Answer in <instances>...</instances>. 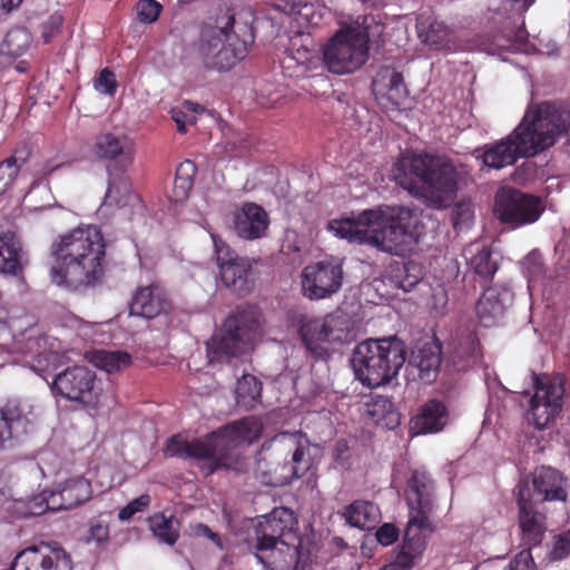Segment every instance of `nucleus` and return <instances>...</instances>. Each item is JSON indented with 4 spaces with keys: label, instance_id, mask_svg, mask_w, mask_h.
Here are the masks:
<instances>
[{
    "label": "nucleus",
    "instance_id": "nucleus-1",
    "mask_svg": "<svg viewBox=\"0 0 570 570\" xmlns=\"http://www.w3.org/2000/svg\"><path fill=\"white\" fill-rule=\"evenodd\" d=\"M105 246L100 229L91 225L59 235L50 246L51 283L71 291L95 285L104 274Z\"/></svg>",
    "mask_w": 570,
    "mask_h": 570
},
{
    "label": "nucleus",
    "instance_id": "nucleus-2",
    "mask_svg": "<svg viewBox=\"0 0 570 570\" xmlns=\"http://www.w3.org/2000/svg\"><path fill=\"white\" fill-rule=\"evenodd\" d=\"M328 227L341 238L390 254H399L407 239H416L424 228L420 212L405 206L367 209L354 219L333 220Z\"/></svg>",
    "mask_w": 570,
    "mask_h": 570
},
{
    "label": "nucleus",
    "instance_id": "nucleus-3",
    "mask_svg": "<svg viewBox=\"0 0 570 570\" xmlns=\"http://www.w3.org/2000/svg\"><path fill=\"white\" fill-rule=\"evenodd\" d=\"M393 177L412 196L433 209L448 208L455 199L459 167L449 158L426 153H405L393 165Z\"/></svg>",
    "mask_w": 570,
    "mask_h": 570
},
{
    "label": "nucleus",
    "instance_id": "nucleus-4",
    "mask_svg": "<svg viewBox=\"0 0 570 570\" xmlns=\"http://www.w3.org/2000/svg\"><path fill=\"white\" fill-rule=\"evenodd\" d=\"M262 433V425L253 417H244L208 434L205 439L187 441L181 435L171 436L164 449L167 456L195 459L202 462L204 475L219 469H236L239 456L235 450L252 444Z\"/></svg>",
    "mask_w": 570,
    "mask_h": 570
},
{
    "label": "nucleus",
    "instance_id": "nucleus-5",
    "mask_svg": "<svg viewBox=\"0 0 570 570\" xmlns=\"http://www.w3.org/2000/svg\"><path fill=\"white\" fill-rule=\"evenodd\" d=\"M311 441L302 432H283L263 443L255 473L262 483L284 487L303 478L312 468Z\"/></svg>",
    "mask_w": 570,
    "mask_h": 570
},
{
    "label": "nucleus",
    "instance_id": "nucleus-6",
    "mask_svg": "<svg viewBox=\"0 0 570 570\" xmlns=\"http://www.w3.org/2000/svg\"><path fill=\"white\" fill-rule=\"evenodd\" d=\"M406 361V346L397 336L368 338L352 355L355 377L368 387L390 383Z\"/></svg>",
    "mask_w": 570,
    "mask_h": 570
},
{
    "label": "nucleus",
    "instance_id": "nucleus-7",
    "mask_svg": "<svg viewBox=\"0 0 570 570\" xmlns=\"http://www.w3.org/2000/svg\"><path fill=\"white\" fill-rule=\"evenodd\" d=\"M538 125L537 116L529 107L521 122L509 136L493 144H487L475 153L481 150L483 165L492 169L512 166L519 158L533 157L552 146L550 137L544 135Z\"/></svg>",
    "mask_w": 570,
    "mask_h": 570
},
{
    "label": "nucleus",
    "instance_id": "nucleus-8",
    "mask_svg": "<svg viewBox=\"0 0 570 570\" xmlns=\"http://www.w3.org/2000/svg\"><path fill=\"white\" fill-rule=\"evenodd\" d=\"M261 333V315L256 307L243 306L234 311L206 343L209 363L227 362L252 348Z\"/></svg>",
    "mask_w": 570,
    "mask_h": 570
},
{
    "label": "nucleus",
    "instance_id": "nucleus-9",
    "mask_svg": "<svg viewBox=\"0 0 570 570\" xmlns=\"http://www.w3.org/2000/svg\"><path fill=\"white\" fill-rule=\"evenodd\" d=\"M368 20L374 22V17H363V26L337 31L324 46L323 60L330 72L352 73L365 63L368 57Z\"/></svg>",
    "mask_w": 570,
    "mask_h": 570
},
{
    "label": "nucleus",
    "instance_id": "nucleus-10",
    "mask_svg": "<svg viewBox=\"0 0 570 570\" xmlns=\"http://www.w3.org/2000/svg\"><path fill=\"white\" fill-rule=\"evenodd\" d=\"M543 210L539 197L515 188L502 187L495 195L494 214L501 224L511 229L537 222Z\"/></svg>",
    "mask_w": 570,
    "mask_h": 570
},
{
    "label": "nucleus",
    "instance_id": "nucleus-11",
    "mask_svg": "<svg viewBox=\"0 0 570 570\" xmlns=\"http://www.w3.org/2000/svg\"><path fill=\"white\" fill-rule=\"evenodd\" d=\"M52 391L61 397L81 404L89 410L99 405L101 387L96 374L86 366L67 367L53 379Z\"/></svg>",
    "mask_w": 570,
    "mask_h": 570
},
{
    "label": "nucleus",
    "instance_id": "nucleus-12",
    "mask_svg": "<svg viewBox=\"0 0 570 570\" xmlns=\"http://www.w3.org/2000/svg\"><path fill=\"white\" fill-rule=\"evenodd\" d=\"M212 238L222 283L239 296L248 294L255 285L254 261L234 253L217 235Z\"/></svg>",
    "mask_w": 570,
    "mask_h": 570
},
{
    "label": "nucleus",
    "instance_id": "nucleus-13",
    "mask_svg": "<svg viewBox=\"0 0 570 570\" xmlns=\"http://www.w3.org/2000/svg\"><path fill=\"white\" fill-rule=\"evenodd\" d=\"M533 381L535 393L530 402L528 420H531L537 429L543 430L561 412L564 394L563 380L533 375Z\"/></svg>",
    "mask_w": 570,
    "mask_h": 570
},
{
    "label": "nucleus",
    "instance_id": "nucleus-14",
    "mask_svg": "<svg viewBox=\"0 0 570 570\" xmlns=\"http://www.w3.org/2000/svg\"><path fill=\"white\" fill-rule=\"evenodd\" d=\"M247 55L246 42L235 35L216 30L200 45V57L206 68L227 71Z\"/></svg>",
    "mask_w": 570,
    "mask_h": 570
},
{
    "label": "nucleus",
    "instance_id": "nucleus-15",
    "mask_svg": "<svg viewBox=\"0 0 570 570\" xmlns=\"http://www.w3.org/2000/svg\"><path fill=\"white\" fill-rule=\"evenodd\" d=\"M342 265L321 261L307 265L302 272V292L311 301L325 299L336 294L343 284Z\"/></svg>",
    "mask_w": 570,
    "mask_h": 570
},
{
    "label": "nucleus",
    "instance_id": "nucleus-16",
    "mask_svg": "<svg viewBox=\"0 0 570 570\" xmlns=\"http://www.w3.org/2000/svg\"><path fill=\"white\" fill-rule=\"evenodd\" d=\"M519 508V527L522 539L528 546L541 543L547 530V517L538 509L537 501L532 500L528 480H521L514 490Z\"/></svg>",
    "mask_w": 570,
    "mask_h": 570
},
{
    "label": "nucleus",
    "instance_id": "nucleus-17",
    "mask_svg": "<svg viewBox=\"0 0 570 570\" xmlns=\"http://www.w3.org/2000/svg\"><path fill=\"white\" fill-rule=\"evenodd\" d=\"M11 570H72V561L58 544L40 543L19 552Z\"/></svg>",
    "mask_w": 570,
    "mask_h": 570
},
{
    "label": "nucleus",
    "instance_id": "nucleus-18",
    "mask_svg": "<svg viewBox=\"0 0 570 570\" xmlns=\"http://www.w3.org/2000/svg\"><path fill=\"white\" fill-rule=\"evenodd\" d=\"M433 529L430 519L410 517L404 532L403 544L397 551L395 559L380 570H411L415 560L419 559L425 550V535L423 532L431 533Z\"/></svg>",
    "mask_w": 570,
    "mask_h": 570
},
{
    "label": "nucleus",
    "instance_id": "nucleus-19",
    "mask_svg": "<svg viewBox=\"0 0 570 570\" xmlns=\"http://www.w3.org/2000/svg\"><path fill=\"white\" fill-rule=\"evenodd\" d=\"M291 323L297 328L299 337L309 354L317 358L327 355V344L334 334L327 317H316L304 313H293Z\"/></svg>",
    "mask_w": 570,
    "mask_h": 570
},
{
    "label": "nucleus",
    "instance_id": "nucleus-20",
    "mask_svg": "<svg viewBox=\"0 0 570 570\" xmlns=\"http://www.w3.org/2000/svg\"><path fill=\"white\" fill-rule=\"evenodd\" d=\"M529 481L532 500L538 502L561 501L564 502L568 497L567 478L551 466H538L530 476Z\"/></svg>",
    "mask_w": 570,
    "mask_h": 570
},
{
    "label": "nucleus",
    "instance_id": "nucleus-21",
    "mask_svg": "<svg viewBox=\"0 0 570 570\" xmlns=\"http://www.w3.org/2000/svg\"><path fill=\"white\" fill-rule=\"evenodd\" d=\"M453 366L458 371H468L482 363V348L475 331L471 327H459L449 344Z\"/></svg>",
    "mask_w": 570,
    "mask_h": 570
},
{
    "label": "nucleus",
    "instance_id": "nucleus-22",
    "mask_svg": "<svg viewBox=\"0 0 570 570\" xmlns=\"http://www.w3.org/2000/svg\"><path fill=\"white\" fill-rule=\"evenodd\" d=\"M296 524L294 513L287 508H276L263 515L253 528L249 540L254 543L284 541L283 537L291 533Z\"/></svg>",
    "mask_w": 570,
    "mask_h": 570
},
{
    "label": "nucleus",
    "instance_id": "nucleus-23",
    "mask_svg": "<svg viewBox=\"0 0 570 570\" xmlns=\"http://www.w3.org/2000/svg\"><path fill=\"white\" fill-rule=\"evenodd\" d=\"M406 501L410 517L430 519L434 509V483L425 472L412 473L407 481Z\"/></svg>",
    "mask_w": 570,
    "mask_h": 570
},
{
    "label": "nucleus",
    "instance_id": "nucleus-24",
    "mask_svg": "<svg viewBox=\"0 0 570 570\" xmlns=\"http://www.w3.org/2000/svg\"><path fill=\"white\" fill-rule=\"evenodd\" d=\"M512 302L513 293L508 286H490L476 303V315L484 326H492L503 317Z\"/></svg>",
    "mask_w": 570,
    "mask_h": 570
},
{
    "label": "nucleus",
    "instance_id": "nucleus-25",
    "mask_svg": "<svg viewBox=\"0 0 570 570\" xmlns=\"http://www.w3.org/2000/svg\"><path fill=\"white\" fill-rule=\"evenodd\" d=\"M539 128L552 140V146L557 139L570 130V107L566 108L552 101H543L531 106Z\"/></svg>",
    "mask_w": 570,
    "mask_h": 570
},
{
    "label": "nucleus",
    "instance_id": "nucleus-26",
    "mask_svg": "<svg viewBox=\"0 0 570 570\" xmlns=\"http://www.w3.org/2000/svg\"><path fill=\"white\" fill-rule=\"evenodd\" d=\"M372 90L376 99L389 100L392 108H400L407 97L402 73L390 66L380 68L372 81Z\"/></svg>",
    "mask_w": 570,
    "mask_h": 570
},
{
    "label": "nucleus",
    "instance_id": "nucleus-27",
    "mask_svg": "<svg viewBox=\"0 0 570 570\" xmlns=\"http://www.w3.org/2000/svg\"><path fill=\"white\" fill-rule=\"evenodd\" d=\"M169 307L170 304L164 289L156 284L139 287L129 304L131 315L146 318H154L167 312Z\"/></svg>",
    "mask_w": 570,
    "mask_h": 570
},
{
    "label": "nucleus",
    "instance_id": "nucleus-28",
    "mask_svg": "<svg viewBox=\"0 0 570 570\" xmlns=\"http://www.w3.org/2000/svg\"><path fill=\"white\" fill-rule=\"evenodd\" d=\"M234 225L239 237L257 239L265 235L269 218L262 206L255 203H245L240 210L235 214Z\"/></svg>",
    "mask_w": 570,
    "mask_h": 570
},
{
    "label": "nucleus",
    "instance_id": "nucleus-29",
    "mask_svg": "<svg viewBox=\"0 0 570 570\" xmlns=\"http://www.w3.org/2000/svg\"><path fill=\"white\" fill-rule=\"evenodd\" d=\"M90 482L83 476H75L61 483L57 490H51V505L56 510L76 508L91 498Z\"/></svg>",
    "mask_w": 570,
    "mask_h": 570
},
{
    "label": "nucleus",
    "instance_id": "nucleus-30",
    "mask_svg": "<svg viewBox=\"0 0 570 570\" xmlns=\"http://www.w3.org/2000/svg\"><path fill=\"white\" fill-rule=\"evenodd\" d=\"M28 263L21 240L12 233L0 235V274L22 276Z\"/></svg>",
    "mask_w": 570,
    "mask_h": 570
},
{
    "label": "nucleus",
    "instance_id": "nucleus-31",
    "mask_svg": "<svg viewBox=\"0 0 570 570\" xmlns=\"http://www.w3.org/2000/svg\"><path fill=\"white\" fill-rule=\"evenodd\" d=\"M255 557L267 570H288L296 559L295 550L285 541L254 543Z\"/></svg>",
    "mask_w": 570,
    "mask_h": 570
},
{
    "label": "nucleus",
    "instance_id": "nucleus-32",
    "mask_svg": "<svg viewBox=\"0 0 570 570\" xmlns=\"http://www.w3.org/2000/svg\"><path fill=\"white\" fill-rule=\"evenodd\" d=\"M95 151L100 159H119L122 168H127L134 160L132 145L125 135H99L96 138Z\"/></svg>",
    "mask_w": 570,
    "mask_h": 570
},
{
    "label": "nucleus",
    "instance_id": "nucleus-33",
    "mask_svg": "<svg viewBox=\"0 0 570 570\" xmlns=\"http://www.w3.org/2000/svg\"><path fill=\"white\" fill-rule=\"evenodd\" d=\"M441 355V344L436 340H432L414 351L409 363L417 368L421 381L432 383L436 380L440 371Z\"/></svg>",
    "mask_w": 570,
    "mask_h": 570
},
{
    "label": "nucleus",
    "instance_id": "nucleus-34",
    "mask_svg": "<svg viewBox=\"0 0 570 570\" xmlns=\"http://www.w3.org/2000/svg\"><path fill=\"white\" fill-rule=\"evenodd\" d=\"M448 422V412L444 404L438 400H431L424 404L421 412L412 419L411 430L416 434L434 433L441 431Z\"/></svg>",
    "mask_w": 570,
    "mask_h": 570
},
{
    "label": "nucleus",
    "instance_id": "nucleus-35",
    "mask_svg": "<svg viewBox=\"0 0 570 570\" xmlns=\"http://www.w3.org/2000/svg\"><path fill=\"white\" fill-rule=\"evenodd\" d=\"M343 517L352 527L371 530L380 522L381 512L373 502L356 500L345 508Z\"/></svg>",
    "mask_w": 570,
    "mask_h": 570
},
{
    "label": "nucleus",
    "instance_id": "nucleus-36",
    "mask_svg": "<svg viewBox=\"0 0 570 570\" xmlns=\"http://www.w3.org/2000/svg\"><path fill=\"white\" fill-rule=\"evenodd\" d=\"M149 530L153 535L160 542L168 546H174L180 531V522L173 515L165 513H155L148 518Z\"/></svg>",
    "mask_w": 570,
    "mask_h": 570
},
{
    "label": "nucleus",
    "instance_id": "nucleus-37",
    "mask_svg": "<svg viewBox=\"0 0 570 570\" xmlns=\"http://www.w3.org/2000/svg\"><path fill=\"white\" fill-rule=\"evenodd\" d=\"M262 383L252 374H244L236 383L235 400L236 404L249 411L261 402Z\"/></svg>",
    "mask_w": 570,
    "mask_h": 570
},
{
    "label": "nucleus",
    "instance_id": "nucleus-38",
    "mask_svg": "<svg viewBox=\"0 0 570 570\" xmlns=\"http://www.w3.org/2000/svg\"><path fill=\"white\" fill-rule=\"evenodd\" d=\"M32 37L30 32L22 27L9 30L0 45V63H6L4 58H17L23 55L30 43Z\"/></svg>",
    "mask_w": 570,
    "mask_h": 570
},
{
    "label": "nucleus",
    "instance_id": "nucleus-39",
    "mask_svg": "<svg viewBox=\"0 0 570 570\" xmlns=\"http://www.w3.org/2000/svg\"><path fill=\"white\" fill-rule=\"evenodd\" d=\"M90 362L107 373H114L127 368L131 364V356L122 351H96L91 354Z\"/></svg>",
    "mask_w": 570,
    "mask_h": 570
},
{
    "label": "nucleus",
    "instance_id": "nucleus-40",
    "mask_svg": "<svg viewBox=\"0 0 570 570\" xmlns=\"http://www.w3.org/2000/svg\"><path fill=\"white\" fill-rule=\"evenodd\" d=\"M196 171V165L191 160L187 159L178 165L173 190L176 202H183L188 197Z\"/></svg>",
    "mask_w": 570,
    "mask_h": 570
},
{
    "label": "nucleus",
    "instance_id": "nucleus-41",
    "mask_svg": "<svg viewBox=\"0 0 570 570\" xmlns=\"http://www.w3.org/2000/svg\"><path fill=\"white\" fill-rule=\"evenodd\" d=\"M470 267L474 274L482 281H490L499 268L498 259L493 257L492 252L482 247L470 259Z\"/></svg>",
    "mask_w": 570,
    "mask_h": 570
},
{
    "label": "nucleus",
    "instance_id": "nucleus-42",
    "mask_svg": "<svg viewBox=\"0 0 570 570\" xmlns=\"http://www.w3.org/2000/svg\"><path fill=\"white\" fill-rule=\"evenodd\" d=\"M27 158L28 154L16 150L12 156L0 163V195L11 186Z\"/></svg>",
    "mask_w": 570,
    "mask_h": 570
},
{
    "label": "nucleus",
    "instance_id": "nucleus-43",
    "mask_svg": "<svg viewBox=\"0 0 570 570\" xmlns=\"http://www.w3.org/2000/svg\"><path fill=\"white\" fill-rule=\"evenodd\" d=\"M368 415L377 425H382L389 430L400 424V415L393 409V404L387 399L376 401L368 410Z\"/></svg>",
    "mask_w": 570,
    "mask_h": 570
},
{
    "label": "nucleus",
    "instance_id": "nucleus-44",
    "mask_svg": "<svg viewBox=\"0 0 570 570\" xmlns=\"http://www.w3.org/2000/svg\"><path fill=\"white\" fill-rule=\"evenodd\" d=\"M422 278V268L413 262H407L403 264L402 269H399V274L395 275V283L404 292H410Z\"/></svg>",
    "mask_w": 570,
    "mask_h": 570
},
{
    "label": "nucleus",
    "instance_id": "nucleus-45",
    "mask_svg": "<svg viewBox=\"0 0 570 570\" xmlns=\"http://www.w3.org/2000/svg\"><path fill=\"white\" fill-rule=\"evenodd\" d=\"M419 37L430 46H440L446 41L449 30L442 22H431L426 29L419 27Z\"/></svg>",
    "mask_w": 570,
    "mask_h": 570
},
{
    "label": "nucleus",
    "instance_id": "nucleus-46",
    "mask_svg": "<svg viewBox=\"0 0 570 570\" xmlns=\"http://www.w3.org/2000/svg\"><path fill=\"white\" fill-rule=\"evenodd\" d=\"M570 556V528L553 537V546L549 558L553 561L566 559Z\"/></svg>",
    "mask_w": 570,
    "mask_h": 570
},
{
    "label": "nucleus",
    "instance_id": "nucleus-47",
    "mask_svg": "<svg viewBox=\"0 0 570 570\" xmlns=\"http://www.w3.org/2000/svg\"><path fill=\"white\" fill-rule=\"evenodd\" d=\"M139 20L145 23L156 21L161 11V4L156 0H140L137 4Z\"/></svg>",
    "mask_w": 570,
    "mask_h": 570
},
{
    "label": "nucleus",
    "instance_id": "nucleus-48",
    "mask_svg": "<svg viewBox=\"0 0 570 570\" xmlns=\"http://www.w3.org/2000/svg\"><path fill=\"white\" fill-rule=\"evenodd\" d=\"M51 491L45 490L37 497L29 500L27 504L28 513L31 515H41L48 510L57 511L51 505Z\"/></svg>",
    "mask_w": 570,
    "mask_h": 570
},
{
    "label": "nucleus",
    "instance_id": "nucleus-49",
    "mask_svg": "<svg viewBox=\"0 0 570 570\" xmlns=\"http://www.w3.org/2000/svg\"><path fill=\"white\" fill-rule=\"evenodd\" d=\"M95 88L104 95L114 96L117 89L115 73L108 68L102 69L95 79Z\"/></svg>",
    "mask_w": 570,
    "mask_h": 570
},
{
    "label": "nucleus",
    "instance_id": "nucleus-50",
    "mask_svg": "<svg viewBox=\"0 0 570 570\" xmlns=\"http://www.w3.org/2000/svg\"><path fill=\"white\" fill-rule=\"evenodd\" d=\"M474 217L473 206L469 202L456 204L452 213L454 228L469 225Z\"/></svg>",
    "mask_w": 570,
    "mask_h": 570
},
{
    "label": "nucleus",
    "instance_id": "nucleus-51",
    "mask_svg": "<svg viewBox=\"0 0 570 570\" xmlns=\"http://www.w3.org/2000/svg\"><path fill=\"white\" fill-rule=\"evenodd\" d=\"M63 24V16L59 12H53L41 26V37L46 43L50 42L52 38L59 33Z\"/></svg>",
    "mask_w": 570,
    "mask_h": 570
},
{
    "label": "nucleus",
    "instance_id": "nucleus-52",
    "mask_svg": "<svg viewBox=\"0 0 570 570\" xmlns=\"http://www.w3.org/2000/svg\"><path fill=\"white\" fill-rule=\"evenodd\" d=\"M150 503V497L148 494H141L135 500L130 501L126 507H124L119 513L118 518L121 521L129 520L135 513L142 511Z\"/></svg>",
    "mask_w": 570,
    "mask_h": 570
},
{
    "label": "nucleus",
    "instance_id": "nucleus-53",
    "mask_svg": "<svg viewBox=\"0 0 570 570\" xmlns=\"http://www.w3.org/2000/svg\"><path fill=\"white\" fill-rule=\"evenodd\" d=\"M400 531L393 523H384L375 533L376 541L384 546H391L399 539Z\"/></svg>",
    "mask_w": 570,
    "mask_h": 570
},
{
    "label": "nucleus",
    "instance_id": "nucleus-54",
    "mask_svg": "<svg viewBox=\"0 0 570 570\" xmlns=\"http://www.w3.org/2000/svg\"><path fill=\"white\" fill-rule=\"evenodd\" d=\"M524 266L530 279H539L544 274L542 258L537 253H531L525 257Z\"/></svg>",
    "mask_w": 570,
    "mask_h": 570
},
{
    "label": "nucleus",
    "instance_id": "nucleus-55",
    "mask_svg": "<svg viewBox=\"0 0 570 570\" xmlns=\"http://www.w3.org/2000/svg\"><path fill=\"white\" fill-rule=\"evenodd\" d=\"M171 117H173V120L177 125L178 131L181 134L186 131L185 127L187 124L191 125V124L196 122L195 115L187 114L184 110H179V109H173Z\"/></svg>",
    "mask_w": 570,
    "mask_h": 570
},
{
    "label": "nucleus",
    "instance_id": "nucleus-56",
    "mask_svg": "<svg viewBox=\"0 0 570 570\" xmlns=\"http://www.w3.org/2000/svg\"><path fill=\"white\" fill-rule=\"evenodd\" d=\"M193 532L195 535H200V537H207L209 540H212L218 548H223V543H222V540H220V537L213 532L208 525L206 524H203V523H197L193 527Z\"/></svg>",
    "mask_w": 570,
    "mask_h": 570
},
{
    "label": "nucleus",
    "instance_id": "nucleus-57",
    "mask_svg": "<svg viewBox=\"0 0 570 570\" xmlns=\"http://www.w3.org/2000/svg\"><path fill=\"white\" fill-rule=\"evenodd\" d=\"M348 446L345 440L336 442L333 450V459L337 464L344 465L347 459Z\"/></svg>",
    "mask_w": 570,
    "mask_h": 570
},
{
    "label": "nucleus",
    "instance_id": "nucleus-58",
    "mask_svg": "<svg viewBox=\"0 0 570 570\" xmlns=\"http://www.w3.org/2000/svg\"><path fill=\"white\" fill-rule=\"evenodd\" d=\"M90 534L97 542H104L109 537V530L107 525L97 523L90 528Z\"/></svg>",
    "mask_w": 570,
    "mask_h": 570
},
{
    "label": "nucleus",
    "instance_id": "nucleus-59",
    "mask_svg": "<svg viewBox=\"0 0 570 570\" xmlns=\"http://www.w3.org/2000/svg\"><path fill=\"white\" fill-rule=\"evenodd\" d=\"M530 554L521 552L509 564L507 570H529L528 559Z\"/></svg>",
    "mask_w": 570,
    "mask_h": 570
},
{
    "label": "nucleus",
    "instance_id": "nucleus-60",
    "mask_svg": "<svg viewBox=\"0 0 570 570\" xmlns=\"http://www.w3.org/2000/svg\"><path fill=\"white\" fill-rule=\"evenodd\" d=\"M313 12V4L309 3H293L291 14L308 18Z\"/></svg>",
    "mask_w": 570,
    "mask_h": 570
},
{
    "label": "nucleus",
    "instance_id": "nucleus-61",
    "mask_svg": "<svg viewBox=\"0 0 570 570\" xmlns=\"http://www.w3.org/2000/svg\"><path fill=\"white\" fill-rule=\"evenodd\" d=\"M11 438L10 426L6 417H0V446Z\"/></svg>",
    "mask_w": 570,
    "mask_h": 570
},
{
    "label": "nucleus",
    "instance_id": "nucleus-62",
    "mask_svg": "<svg viewBox=\"0 0 570 570\" xmlns=\"http://www.w3.org/2000/svg\"><path fill=\"white\" fill-rule=\"evenodd\" d=\"M22 1L23 0H1V8L9 13L19 8Z\"/></svg>",
    "mask_w": 570,
    "mask_h": 570
},
{
    "label": "nucleus",
    "instance_id": "nucleus-63",
    "mask_svg": "<svg viewBox=\"0 0 570 570\" xmlns=\"http://www.w3.org/2000/svg\"><path fill=\"white\" fill-rule=\"evenodd\" d=\"M297 56H294V58L297 61H305L308 60L311 50L307 48L306 45H302V48H297Z\"/></svg>",
    "mask_w": 570,
    "mask_h": 570
},
{
    "label": "nucleus",
    "instance_id": "nucleus-64",
    "mask_svg": "<svg viewBox=\"0 0 570 570\" xmlns=\"http://www.w3.org/2000/svg\"><path fill=\"white\" fill-rule=\"evenodd\" d=\"M184 108L190 112V115H195L197 112H200V111H204V107L198 105V104H195L193 101H185L184 102Z\"/></svg>",
    "mask_w": 570,
    "mask_h": 570
}]
</instances>
